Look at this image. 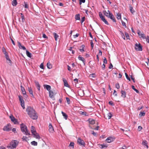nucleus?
I'll list each match as a JSON object with an SVG mask.
<instances>
[{"label":"nucleus","mask_w":149,"mask_h":149,"mask_svg":"<svg viewBox=\"0 0 149 149\" xmlns=\"http://www.w3.org/2000/svg\"><path fill=\"white\" fill-rule=\"evenodd\" d=\"M129 7L130 8V12L132 14H133L135 12L133 9V8L132 6L131 5H130L129 6Z\"/></svg>","instance_id":"26"},{"label":"nucleus","mask_w":149,"mask_h":149,"mask_svg":"<svg viewBox=\"0 0 149 149\" xmlns=\"http://www.w3.org/2000/svg\"><path fill=\"white\" fill-rule=\"evenodd\" d=\"M21 105L23 109H25L24 101L23 102H20Z\"/></svg>","instance_id":"39"},{"label":"nucleus","mask_w":149,"mask_h":149,"mask_svg":"<svg viewBox=\"0 0 149 149\" xmlns=\"http://www.w3.org/2000/svg\"><path fill=\"white\" fill-rule=\"evenodd\" d=\"M31 132L32 134L36 133V131L35 129V127L33 126H32L31 127Z\"/></svg>","instance_id":"19"},{"label":"nucleus","mask_w":149,"mask_h":149,"mask_svg":"<svg viewBox=\"0 0 149 149\" xmlns=\"http://www.w3.org/2000/svg\"><path fill=\"white\" fill-rule=\"evenodd\" d=\"M19 98L20 102H23V101H24V100L23 99V97L22 96H19Z\"/></svg>","instance_id":"38"},{"label":"nucleus","mask_w":149,"mask_h":149,"mask_svg":"<svg viewBox=\"0 0 149 149\" xmlns=\"http://www.w3.org/2000/svg\"><path fill=\"white\" fill-rule=\"evenodd\" d=\"M103 13L104 14V15H105L106 16H107V17H109V14L107 12L106 10H104L103 11Z\"/></svg>","instance_id":"33"},{"label":"nucleus","mask_w":149,"mask_h":149,"mask_svg":"<svg viewBox=\"0 0 149 149\" xmlns=\"http://www.w3.org/2000/svg\"><path fill=\"white\" fill-rule=\"evenodd\" d=\"M22 139L23 141H27L29 139L26 136H24L22 138Z\"/></svg>","instance_id":"35"},{"label":"nucleus","mask_w":149,"mask_h":149,"mask_svg":"<svg viewBox=\"0 0 149 149\" xmlns=\"http://www.w3.org/2000/svg\"><path fill=\"white\" fill-rule=\"evenodd\" d=\"M121 97L124 98L126 97V92L124 91L121 90Z\"/></svg>","instance_id":"13"},{"label":"nucleus","mask_w":149,"mask_h":149,"mask_svg":"<svg viewBox=\"0 0 149 149\" xmlns=\"http://www.w3.org/2000/svg\"><path fill=\"white\" fill-rule=\"evenodd\" d=\"M61 113H62L63 116L65 120H67L68 117V116L67 115L66 113H65L64 112L62 111L61 112Z\"/></svg>","instance_id":"21"},{"label":"nucleus","mask_w":149,"mask_h":149,"mask_svg":"<svg viewBox=\"0 0 149 149\" xmlns=\"http://www.w3.org/2000/svg\"><path fill=\"white\" fill-rule=\"evenodd\" d=\"M49 131L50 133H53L54 132V130L53 127L51 123H49Z\"/></svg>","instance_id":"10"},{"label":"nucleus","mask_w":149,"mask_h":149,"mask_svg":"<svg viewBox=\"0 0 149 149\" xmlns=\"http://www.w3.org/2000/svg\"><path fill=\"white\" fill-rule=\"evenodd\" d=\"M145 115V113L143 112H140V113L139 114V115L140 116H144Z\"/></svg>","instance_id":"41"},{"label":"nucleus","mask_w":149,"mask_h":149,"mask_svg":"<svg viewBox=\"0 0 149 149\" xmlns=\"http://www.w3.org/2000/svg\"><path fill=\"white\" fill-rule=\"evenodd\" d=\"M78 58L79 60L82 61L84 63V64L85 65V60L83 57H82L80 55H79V56Z\"/></svg>","instance_id":"16"},{"label":"nucleus","mask_w":149,"mask_h":149,"mask_svg":"<svg viewBox=\"0 0 149 149\" xmlns=\"http://www.w3.org/2000/svg\"><path fill=\"white\" fill-rule=\"evenodd\" d=\"M99 15L100 17V18L101 19L102 18V17H104L102 15V13L101 12H100L99 13Z\"/></svg>","instance_id":"62"},{"label":"nucleus","mask_w":149,"mask_h":149,"mask_svg":"<svg viewBox=\"0 0 149 149\" xmlns=\"http://www.w3.org/2000/svg\"><path fill=\"white\" fill-rule=\"evenodd\" d=\"M12 122L15 124H19V123L18 122L17 119L16 118L14 120V121H13Z\"/></svg>","instance_id":"43"},{"label":"nucleus","mask_w":149,"mask_h":149,"mask_svg":"<svg viewBox=\"0 0 149 149\" xmlns=\"http://www.w3.org/2000/svg\"><path fill=\"white\" fill-rule=\"evenodd\" d=\"M31 144L32 145L36 146L37 145V142L35 141H33L31 142Z\"/></svg>","instance_id":"34"},{"label":"nucleus","mask_w":149,"mask_h":149,"mask_svg":"<svg viewBox=\"0 0 149 149\" xmlns=\"http://www.w3.org/2000/svg\"><path fill=\"white\" fill-rule=\"evenodd\" d=\"M53 34L54 35L55 40L57 41V38L59 37V36L55 33H54Z\"/></svg>","instance_id":"23"},{"label":"nucleus","mask_w":149,"mask_h":149,"mask_svg":"<svg viewBox=\"0 0 149 149\" xmlns=\"http://www.w3.org/2000/svg\"><path fill=\"white\" fill-rule=\"evenodd\" d=\"M121 22H122V25L123 26H124L125 28H126V24H125V22H123V21H122Z\"/></svg>","instance_id":"51"},{"label":"nucleus","mask_w":149,"mask_h":149,"mask_svg":"<svg viewBox=\"0 0 149 149\" xmlns=\"http://www.w3.org/2000/svg\"><path fill=\"white\" fill-rule=\"evenodd\" d=\"M135 49L136 51H141L142 50V47L140 44L136 43L135 45Z\"/></svg>","instance_id":"6"},{"label":"nucleus","mask_w":149,"mask_h":149,"mask_svg":"<svg viewBox=\"0 0 149 149\" xmlns=\"http://www.w3.org/2000/svg\"><path fill=\"white\" fill-rule=\"evenodd\" d=\"M132 88L137 93H139V91H138L135 88V87H134V86L132 85Z\"/></svg>","instance_id":"37"},{"label":"nucleus","mask_w":149,"mask_h":149,"mask_svg":"<svg viewBox=\"0 0 149 149\" xmlns=\"http://www.w3.org/2000/svg\"><path fill=\"white\" fill-rule=\"evenodd\" d=\"M107 115H108V118L109 119H110L111 118V117H112V114H111V113H109Z\"/></svg>","instance_id":"40"},{"label":"nucleus","mask_w":149,"mask_h":149,"mask_svg":"<svg viewBox=\"0 0 149 149\" xmlns=\"http://www.w3.org/2000/svg\"><path fill=\"white\" fill-rule=\"evenodd\" d=\"M20 128L21 131L26 135H30L29 132L27 129V127L24 124L22 123L20 125Z\"/></svg>","instance_id":"2"},{"label":"nucleus","mask_w":149,"mask_h":149,"mask_svg":"<svg viewBox=\"0 0 149 149\" xmlns=\"http://www.w3.org/2000/svg\"><path fill=\"white\" fill-rule=\"evenodd\" d=\"M75 19L77 20H79L80 19V15L77 14L75 15Z\"/></svg>","instance_id":"29"},{"label":"nucleus","mask_w":149,"mask_h":149,"mask_svg":"<svg viewBox=\"0 0 149 149\" xmlns=\"http://www.w3.org/2000/svg\"><path fill=\"white\" fill-rule=\"evenodd\" d=\"M85 19V17H84L81 18V23L82 24V23L84 21Z\"/></svg>","instance_id":"56"},{"label":"nucleus","mask_w":149,"mask_h":149,"mask_svg":"<svg viewBox=\"0 0 149 149\" xmlns=\"http://www.w3.org/2000/svg\"><path fill=\"white\" fill-rule=\"evenodd\" d=\"M26 53L27 56L28 57L31 58V54L27 50H26Z\"/></svg>","instance_id":"28"},{"label":"nucleus","mask_w":149,"mask_h":149,"mask_svg":"<svg viewBox=\"0 0 149 149\" xmlns=\"http://www.w3.org/2000/svg\"><path fill=\"white\" fill-rule=\"evenodd\" d=\"M74 142H71L69 145V146H72V148H73L74 147Z\"/></svg>","instance_id":"53"},{"label":"nucleus","mask_w":149,"mask_h":149,"mask_svg":"<svg viewBox=\"0 0 149 149\" xmlns=\"http://www.w3.org/2000/svg\"><path fill=\"white\" fill-rule=\"evenodd\" d=\"M34 82L35 84L36 85L37 87L40 86L38 81H35Z\"/></svg>","instance_id":"48"},{"label":"nucleus","mask_w":149,"mask_h":149,"mask_svg":"<svg viewBox=\"0 0 149 149\" xmlns=\"http://www.w3.org/2000/svg\"><path fill=\"white\" fill-rule=\"evenodd\" d=\"M17 4V0H13L12 2V4L13 6H15Z\"/></svg>","instance_id":"30"},{"label":"nucleus","mask_w":149,"mask_h":149,"mask_svg":"<svg viewBox=\"0 0 149 149\" xmlns=\"http://www.w3.org/2000/svg\"><path fill=\"white\" fill-rule=\"evenodd\" d=\"M142 129V127L140 126H139L138 127V131H141Z\"/></svg>","instance_id":"55"},{"label":"nucleus","mask_w":149,"mask_h":149,"mask_svg":"<svg viewBox=\"0 0 149 149\" xmlns=\"http://www.w3.org/2000/svg\"><path fill=\"white\" fill-rule=\"evenodd\" d=\"M113 94V95H114L115 96H116L117 95V94L116 93V91L115 90H114Z\"/></svg>","instance_id":"61"},{"label":"nucleus","mask_w":149,"mask_h":149,"mask_svg":"<svg viewBox=\"0 0 149 149\" xmlns=\"http://www.w3.org/2000/svg\"><path fill=\"white\" fill-rule=\"evenodd\" d=\"M40 67L41 69H44V65L42 63L40 65Z\"/></svg>","instance_id":"63"},{"label":"nucleus","mask_w":149,"mask_h":149,"mask_svg":"<svg viewBox=\"0 0 149 149\" xmlns=\"http://www.w3.org/2000/svg\"><path fill=\"white\" fill-rule=\"evenodd\" d=\"M85 47V46L83 45H82L80 47V49H79L80 51L81 52H82L84 51V48Z\"/></svg>","instance_id":"22"},{"label":"nucleus","mask_w":149,"mask_h":149,"mask_svg":"<svg viewBox=\"0 0 149 149\" xmlns=\"http://www.w3.org/2000/svg\"><path fill=\"white\" fill-rule=\"evenodd\" d=\"M108 17L110 18V19L113 20V22H116V20L115 19V18L112 13H110L109 16Z\"/></svg>","instance_id":"11"},{"label":"nucleus","mask_w":149,"mask_h":149,"mask_svg":"<svg viewBox=\"0 0 149 149\" xmlns=\"http://www.w3.org/2000/svg\"><path fill=\"white\" fill-rule=\"evenodd\" d=\"M79 3L80 5H81L82 3H84L85 2V0H79Z\"/></svg>","instance_id":"50"},{"label":"nucleus","mask_w":149,"mask_h":149,"mask_svg":"<svg viewBox=\"0 0 149 149\" xmlns=\"http://www.w3.org/2000/svg\"><path fill=\"white\" fill-rule=\"evenodd\" d=\"M11 125L10 124H7L4 126L3 128V130L4 131L8 132L11 130L12 128L11 127Z\"/></svg>","instance_id":"4"},{"label":"nucleus","mask_w":149,"mask_h":149,"mask_svg":"<svg viewBox=\"0 0 149 149\" xmlns=\"http://www.w3.org/2000/svg\"><path fill=\"white\" fill-rule=\"evenodd\" d=\"M63 80L64 83V86L66 87H69V86L65 79V78H63Z\"/></svg>","instance_id":"15"},{"label":"nucleus","mask_w":149,"mask_h":149,"mask_svg":"<svg viewBox=\"0 0 149 149\" xmlns=\"http://www.w3.org/2000/svg\"><path fill=\"white\" fill-rule=\"evenodd\" d=\"M116 87L117 89H119L120 88V86L118 83H117L116 84Z\"/></svg>","instance_id":"54"},{"label":"nucleus","mask_w":149,"mask_h":149,"mask_svg":"<svg viewBox=\"0 0 149 149\" xmlns=\"http://www.w3.org/2000/svg\"><path fill=\"white\" fill-rule=\"evenodd\" d=\"M20 14L21 15V17L22 19V21L23 22H24L25 20L24 15L22 13H20Z\"/></svg>","instance_id":"32"},{"label":"nucleus","mask_w":149,"mask_h":149,"mask_svg":"<svg viewBox=\"0 0 149 149\" xmlns=\"http://www.w3.org/2000/svg\"><path fill=\"white\" fill-rule=\"evenodd\" d=\"M90 124L93 125L95 123V120L94 119L89 118L87 120Z\"/></svg>","instance_id":"12"},{"label":"nucleus","mask_w":149,"mask_h":149,"mask_svg":"<svg viewBox=\"0 0 149 149\" xmlns=\"http://www.w3.org/2000/svg\"><path fill=\"white\" fill-rule=\"evenodd\" d=\"M103 22L105 24H106L107 25H109V23H108V22L106 20V19H105L104 21H103Z\"/></svg>","instance_id":"64"},{"label":"nucleus","mask_w":149,"mask_h":149,"mask_svg":"<svg viewBox=\"0 0 149 149\" xmlns=\"http://www.w3.org/2000/svg\"><path fill=\"white\" fill-rule=\"evenodd\" d=\"M125 74L126 78L127 79H128V80L130 81H131V80L130 79V78L129 77L127 74L126 73H125Z\"/></svg>","instance_id":"45"},{"label":"nucleus","mask_w":149,"mask_h":149,"mask_svg":"<svg viewBox=\"0 0 149 149\" xmlns=\"http://www.w3.org/2000/svg\"><path fill=\"white\" fill-rule=\"evenodd\" d=\"M100 146H101V148H107V145H105L104 144H101Z\"/></svg>","instance_id":"44"},{"label":"nucleus","mask_w":149,"mask_h":149,"mask_svg":"<svg viewBox=\"0 0 149 149\" xmlns=\"http://www.w3.org/2000/svg\"><path fill=\"white\" fill-rule=\"evenodd\" d=\"M56 93H54L52 90L49 91V96L52 98H54V95H55Z\"/></svg>","instance_id":"7"},{"label":"nucleus","mask_w":149,"mask_h":149,"mask_svg":"<svg viewBox=\"0 0 149 149\" xmlns=\"http://www.w3.org/2000/svg\"><path fill=\"white\" fill-rule=\"evenodd\" d=\"M80 113V114H81L84 115L86 116H88L89 115L88 114L86 111H81Z\"/></svg>","instance_id":"27"},{"label":"nucleus","mask_w":149,"mask_h":149,"mask_svg":"<svg viewBox=\"0 0 149 149\" xmlns=\"http://www.w3.org/2000/svg\"><path fill=\"white\" fill-rule=\"evenodd\" d=\"M146 41L148 42L149 43V36H147L146 37Z\"/></svg>","instance_id":"52"},{"label":"nucleus","mask_w":149,"mask_h":149,"mask_svg":"<svg viewBox=\"0 0 149 149\" xmlns=\"http://www.w3.org/2000/svg\"><path fill=\"white\" fill-rule=\"evenodd\" d=\"M33 134L34 135V137H35L36 138L39 139H40V136L36 132V133H35L34 134Z\"/></svg>","instance_id":"17"},{"label":"nucleus","mask_w":149,"mask_h":149,"mask_svg":"<svg viewBox=\"0 0 149 149\" xmlns=\"http://www.w3.org/2000/svg\"><path fill=\"white\" fill-rule=\"evenodd\" d=\"M18 45L20 49H23V50H26V48L25 47L22 45L20 42H17Z\"/></svg>","instance_id":"9"},{"label":"nucleus","mask_w":149,"mask_h":149,"mask_svg":"<svg viewBox=\"0 0 149 149\" xmlns=\"http://www.w3.org/2000/svg\"><path fill=\"white\" fill-rule=\"evenodd\" d=\"M26 111L29 116L31 119L33 120H36L38 118L37 113L33 107L30 106L27 107Z\"/></svg>","instance_id":"1"},{"label":"nucleus","mask_w":149,"mask_h":149,"mask_svg":"<svg viewBox=\"0 0 149 149\" xmlns=\"http://www.w3.org/2000/svg\"><path fill=\"white\" fill-rule=\"evenodd\" d=\"M12 130V131L14 132V133H17V132L16 131V129L15 128H13Z\"/></svg>","instance_id":"59"},{"label":"nucleus","mask_w":149,"mask_h":149,"mask_svg":"<svg viewBox=\"0 0 149 149\" xmlns=\"http://www.w3.org/2000/svg\"><path fill=\"white\" fill-rule=\"evenodd\" d=\"M77 143L78 144L82 147H84L85 143L83 140L81 139L80 138H78L77 140Z\"/></svg>","instance_id":"5"},{"label":"nucleus","mask_w":149,"mask_h":149,"mask_svg":"<svg viewBox=\"0 0 149 149\" xmlns=\"http://www.w3.org/2000/svg\"><path fill=\"white\" fill-rule=\"evenodd\" d=\"M19 142L17 141L16 140H13L10 142V146H8V148H10L11 149H13L15 148L17 146Z\"/></svg>","instance_id":"3"},{"label":"nucleus","mask_w":149,"mask_h":149,"mask_svg":"<svg viewBox=\"0 0 149 149\" xmlns=\"http://www.w3.org/2000/svg\"><path fill=\"white\" fill-rule=\"evenodd\" d=\"M103 63L104 64V63L107 64V59L105 58L104 59Z\"/></svg>","instance_id":"58"},{"label":"nucleus","mask_w":149,"mask_h":149,"mask_svg":"<svg viewBox=\"0 0 149 149\" xmlns=\"http://www.w3.org/2000/svg\"><path fill=\"white\" fill-rule=\"evenodd\" d=\"M44 87L45 88H46V89L48 91H50V89H51V87L50 85L45 84L43 85Z\"/></svg>","instance_id":"14"},{"label":"nucleus","mask_w":149,"mask_h":149,"mask_svg":"<svg viewBox=\"0 0 149 149\" xmlns=\"http://www.w3.org/2000/svg\"><path fill=\"white\" fill-rule=\"evenodd\" d=\"M148 143L146 141H143L142 144L143 145L145 146L147 148H148Z\"/></svg>","instance_id":"20"},{"label":"nucleus","mask_w":149,"mask_h":149,"mask_svg":"<svg viewBox=\"0 0 149 149\" xmlns=\"http://www.w3.org/2000/svg\"><path fill=\"white\" fill-rule=\"evenodd\" d=\"M139 37L140 38H143V39H144V38H146V36H145V34L144 33L141 34L140 35V36H139Z\"/></svg>","instance_id":"36"},{"label":"nucleus","mask_w":149,"mask_h":149,"mask_svg":"<svg viewBox=\"0 0 149 149\" xmlns=\"http://www.w3.org/2000/svg\"><path fill=\"white\" fill-rule=\"evenodd\" d=\"M115 139V138L114 137H109L106 140V141L108 143H110L113 141Z\"/></svg>","instance_id":"8"},{"label":"nucleus","mask_w":149,"mask_h":149,"mask_svg":"<svg viewBox=\"0 0 149 149\" xmlns=\"http://www.w3.org/2000/svg\"><path fill=\"white\" fill-rule=\"evenodd\" d=\"M28 91L30 94L31 95V97H34V96L33 93V91L31 89V88H28Z\"/></svg>","instance_id":"18"},{"label":"nucleus","mask_w":149,"mask_h":149,"mask_svg":"<svg viewBox=\"0 0 149 149\" xmlns=\"http://www.w3.org/2000/svg\"><path fill=\"white\" fill-rule=\"evenodd\" d=\"M10 118L12 122L13 121H14V120L15 119V118L12 115L10 116Z\"/></svg>","instance_id":"46"},{"label":"nucleus","mask_w":149,"mask_h":149,"mask_svg":"<svg viewBox=\"0 0 149 149\" xmlns=\"http://www.w3.org/2000/svg\"><path fill=\"white\" fill-rule=\"evenodd\" d=\"M66 100L67 101V103L68 104H70V99L68 97H66Z\"/></svg>","instance_id":"49"},{"label":"nucleus","mask_w":149,"mask_h":149,"mask_svg":"<svg viewBox=\"0 0 149 149\" xmlns=\"http://www.w3.org/2000/svg\"><path fill=\"white\" fill-rule=\"evenodd\" d=\"M125 36H126V38H127V39H130L129 36V35L128 34L127 32H125Z\"/></svg>","instance_id":"47"},{"label":"nucleus","mask_w":149,"mask_h":149,"mask_svg":"<svg viewBox=\"0 0 149 149\" xmlns=\"http://www.w3.org/2000/svg\"><path fill=\"white\" fill-rule=\"evenodd\" d=\"M117 18L118 19H121V14L119 13H117Z\"/></svg>","instance_id":"31"},{"label":"nucleus","mask_w":149,"mask_h":149,"mask_svg":"<svg viewBox=\"0 0 149 149\" xmlns=\"http://www.w3.org/2000/svg\"><path fill=\"white\" fill-rule=\"evenodd\" d=\"M47 68L49 69H51L52 68V65L49 62L47 63Z\"/></svg>","instance_id":"24"},{"label":"nucleus","mask_w":149,"mask_h":149,"mask_svg":"<svg viewBox=\"0 0 149 149\" xmlns=\"http://www.w3.org/2000/svg\"><path fill=\"white\" fill-rule=\"evenodd\" d=\"M109 104L111 106H113L114 105V103L112 102V101H110L109 102Z\"/></svg>","instance_id":"57"},{"label":"nucleus","mask_w":149,"mask_h":149,"mask_svg":"<svg viewBox=\"0 0 149 149\" xmlns=\"http://www.w3.org/2000/svg\"><path fill=\"white\" fill-rule=\"evenodd\" d=\"M24 7L26 8H28V6L27 3L25 2H24Z\"/></svg>","instance_id":"60"},{"label":"nucleus","mask_w":149,"mask_h":149,"mask_svg":"<svg viewBox=\"0 0 149 149\" xmlns=\"http://www.w3.org/2000/svg\"><path fill=\"white\" fill-rule=\"evenodd\" d=\"M21 91L22 92L23 94H24L26 93V92L25 90V89L24 87H23L22 86H21Z\"/></svg>","instance_id":"25"},{"label":"nucleus","mask_w":149,"mask_h":149,"mask_svg":"<svg viewBox=\"0 0 149 149\" xmlns=\"http://www.w3.org/2000/svg\"><path fill=\"white\" fill-rule=\"evenodd\" d=\"M120 33H121V36H122V38L124 40H125V36L123 33L121 31H120Z\"/></svg>","instance_id":"42"}]
</instances>
